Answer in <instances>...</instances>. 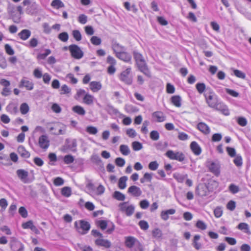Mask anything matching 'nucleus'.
Instances as JSON below:
<instances>
[{"label": "nucleus", "instance_id": "obj_5", "mask_svg": "<svg viewBox=\"0 0 251 251\" xmlns=\"http://www.w3.org/2000/svg\"><path fill=\"white\" fill-rule=\"evenodd\" d=\"M207 166L210 172L213 173L216 176H218L220 174L221 164L219 161L207 162Z\"/></svg>", "mask_w": 251, "mask_h": 251}, {"label": "nucleus", "instance_id": "obj_35", "mask_svg": "<svg viewBox=\"0 0 251 251\" xmlns=\"http://www.w3.org/2000/svg\"><path fill=\"white\" fill-rule=\"evenodd\" d=\"M127 179L128 178L126 176H124L120 177L118 182V186L120 189H124L126 187V182Z\"/></svg>", "mask_w": 251, "mask_h": 251}, {"label": "nucleus", "instance_id": "obj_18", "mask_svg": "<svg viewBox=\"0 0 251 251\" xmlns=\"http://www.w3.org/2000/svg\"><path fill=\"white\" fill-rule=\"evenodd\" d=\"M190 148L196 155H199L201 152V149L199 144L195 141L192 142L190 144Z\"/></svg>", "mask_w": 251, "mask_h": 251}, {"label": "nucleus", "instance_id": "obj_46", "mask_svg": "<svg viewBox=\"0 0 251 251\" xmlns=\"http://www.w3.org/2000/svg\"><path fill=\"white\" fill-rule=\"evenodd\" d=\"M51 5L52 6L59 8L64 6V3L60 0H53Z\"/></svg>", "mask_w": 251, "mask_h": 251}, {"label": "nucleus", "instance_id": "obj_19", "mask_svg": "<svg viewBox=\"0 0 251 251\" xmlns=\"http://www.w3.org/2000/svg\"><path fill=\"white\" fill-rule=\"evenodd\" d=\"M95 244L98 246H102L105 248H109L111 246V243L109 240L101 238L96 239Z\"/></svg>", "mask_w": 251, "mask_h": 251}, {"label": "nucleus", "instance_id": "obj_51", "mask_svg": "<svg viewBox=\"0 0 251 251\" xmlns=\"http://www.w3.org/2000/svg\"><path fill=\"white\" fill-rule=\"evenodd\" d=\"M150 138L154 141H156L159 138V134L156 130H153L150 133Z\"/></svg>", "mask_w": 251, "mask_h": 251}, {"label": "nucleus", "instance_id": "obj_4", "mask_svg": "<svg viewBox=\"0 0 251 251\" xmlns=\"http://www.w3.org/2000/svg\"><path fill=\"white\" fill-rule=\"evenodd\" d=\"M120 210L125 213L127 216H131L134 212L135 207L133 205H129L128 202H121L119 204Z\"/></svg>", "mask_w": 251, "mask_h": 251}, {"label": "nucleus", "instance_id": "obj_11", "mask_svg": "<svg viewBox=\"0 0 251 251\" xmlns=\"http://www.w3.org/2000/svg\"><path fill=\"white\" fill-rule=\"evenodd\" d=\"M34 84L32 81L30 80L28 78L23 77L21 80L19 87H25L28 90H32L33 89Z\"/></svg>", "mask_w": 251, "mask_h": 251}, {"label": "nucleus", "instance_id": "obj_60", "mask_svg": "<svg viewBox=\"0 0 251 251\" xmlns=\"http://www.w3.org/2000/svg\"><path fill=\"white\" fill-rule=\"evenodd\" d=\"M126 133L128 136V137L130 138H134L137 135L135 130L133 128H129L127 129L126 131Z\"/></svg>", "mask_w": 251, "mask_h": 251}, {"label": "nucleus", "instance_id": "obj_42", "mask_svg": "<svg viewBox=\"0 0 251 251\" xmlns=\"http://www.w3.org/2000/svg\"><path fill=\"white\" fill-rule=\"evenodd\" d=\"M131 251H145L143 245L138 241L134 247L131 250Z\"/></svg>", "mask_w": 251, "mask_h": 251}, {"label": "nucleus", "instance_id": "obj_40", "mask_svg": "<svg viewBox=\"0 0 251 251\" xmlns=\"http://www.w3.org/2000/svg\"><path fill=\"white\" fill-rule=\"evenodd\" d=\"M72 193L71 189L69 187H64L62 189L61 194L66 197H69Z\"/></svg>", "mask_w": 251, "mask_h": 251}, {"label": "nucleus", "instance_id": "obj_7", "mask_svg": "<svg viewBox=\"0 0 251 251\" xmlns=\"http://www.w3.org/2000/svg\"><path fill=\"white\" fill-rule=\"evenodd\" d=\"M49 130L53 135H63L66 132L65 126L60 123H56L50 127Z\"/></svg>", "mask_w": 251, "mask_h": 251}, {"label": "nucleus", "instance_id": "obj_54", "mask_svg": "<svg viewBox=\"0 0 251 251\" xmlns=\"http://www.w3.org/2000/svg\"><path fill=\"white\" fill-rule=\"evenodd\" d=\"M64 183V181L60 177H56L53 181V184L55 186H59L62 185Z\"/></svg>", "mask_w": 251, "mask_h": 251}, {"label": "nucleus", "instance_id": "obj_17", "mask_svg": "<svg viewBox=\"0 0 251 251\" xmlns=\"http://www.w3.org/2000/svg\"><path fill=\"white\" fill-rule=\"evenodd\" d=\"M197 128L204 134H208L210 132L209 127L203 122L199 123L197 125Z\"/></svg>", "mask_w": 251, "mask_h": 251}, {"label": "nucleus", "instance_id": "obj_41", "mask_svg": "<svg viewBox=\"0 0 251 251\" xmlns=\"http://www.w3.org/2000/svg\"><path fill=\"white\" fill-rule=\"evenodd\" d=\"M132 147L134 151H138L143 148V146L139 142L134 141L132 143Z\"/></svg>", "mask_w": 251, "mask_h": 251}, {"label": "nucleus", "instance_id": "obj_22", "mask_svg": "<svg viewBox=\"0 0 251 251\" xmlns=\"http://www.w3.org/2000/svg\"><path fill=\"white\" fill-rule=\"evenodd\" d=\"M176 210L175 209H170L167 210L162 211L161 212L160 216L162 220L167 221L169 219V215H173L175 213Z\"/></svg>", "mask_w": 251, "mask_h": 251}, {"label": "nucleus", "instance_id": "obj_55", "mask_svg": "<svg viewBox=\"0 0 251 251\" xmlns=\"http://www.w3.org/2000/svg\"><path fill=\"white\" fill-rule=\"evenodd\" d=\"M71 92V89L69 88L68 86L66 84L63 85L61 88L60 94H67L70 93Z\"/></svg>", "mask_w": 251, "mask_h": 251}, {"label": "nucleus", "instance_id": "obj_15", "mask_svg": "<svg viewBox=\"0 0 251 251\" xmlns=\"http://www.w3.org/2000/svg\"><path fill=\"white\" fill-rule=\"evenodd\" d=\"M124 50L121 52H118L116 56L121 60L126 62H129L131 61V56L130 54Z\"/></svg>", "mask_w": 251, "mask_h": 251}, {"label": "nucleus", "instance_id": "obj_44", "mask_svg": "<svg viewBox=\"0 0 251 251\" xmlns=\"http://www.w3.org/2000/svg\"><path fill=\"white\" fill-rule=\"evenodd\" d=\"M90 41L91 43L95 46L100 45L101 43V39L95 36H92L90 39Z\"/></svg>", "mask_w": 251, "mask_h": 251}, {"label": "nucleus", "instance_id": "obj_1", "mask_svg": "<svg viewBox=\"0 0 251 251\" xmlns=\"http://www.w3.org/2000/svg\"><path fill=\"white\" fill-rule=\"evenodd\" d=\"M206 103L208 105L213 108L216 106V104L219 102L217 96L215 93L211 89L207 88L206 93L204 94Z\"/></svg>", "mask_w": 251, "mask_h": 251}, {"label": "nucleus", "instance_id": "obj_47", "mask_svg": "<svg viewBox=\"0 0 251 251\" xmlns=\"http://www.w3.org/2000/svg\"><path fill=\"white\" fill-rule=\"evenodd\" d=\"M133 56L136 63L144 59L142 54L136 51L133 52Z\"/></svg>", "mask_w": 251, "mask_h": 251}, {"label": "nucleus", "instance_id": "obj_32", "mask_svg": "<svg viewBox=\"0 0 251 251\" xmlns=\"http://www.w3.org/2000/svg\"><path fill=\"white\" fill-rule=\"evenodd\" d=\"M201 236L199 235H195L194 237L193 246L196 250H200L201 248V244L198 241L200 239Z\"/></svg>", "mask_w": 251, "mask_h": 251}, {"label": "nucleus", "instance_id": "obj_33", "mask_svg": "<svg viewBox=\"0 0 251 251\" xmlns=\"http://www.w3.org/2000/svg\"><path fill=\"white\" fill-rule=\"evenodd\" d=\"M125 109L128 113H133L138 111V108L132 104H126Z\"/></svg>", "mask_w": 251, "mask_h": 251}, {"label": "nucleus", "instance_id": "obj_38", "mask_svg": "<svg viewBox=\"0 0 251 251\" xmlns=\"http://www.w3.org/2000/svg\"><path fill=\"white\" fill-rule=\"evenodd\" d=\"M113 196L115 199L121 201H124L126 198L125 195L119 191H115Z\"/></svg>", "mask_w": 251, "mask_h": 251}, {"label": "nucleus", "instance_id": "obj_59", "mask_svg": "<svg viewBox=\"0 0 251 251\" xmlns=\"http://www.w3.org/2000/svg\"><path fill=\"white\" fill-rule=\"evenodd\" d=\"M4 49L6 52L10 55H13L14 54V50L12 48V47L9 44H6L4 46Z\"/></svg>", "mask_w": 251, "mask_h": 251}, {"label": "nucleus", "instance_id": "obj_43", "mask_svg": "<svg viewBox=\"0 0 251 251\" xmlns=\"http://www.w3.org/2000/svg\"><path fill=\"white\" fill-rule=\"evenodd\" d=\"M196 87L200 94L203 93L206 89L205 85L203 83H198Z\"/></svg>", "mask_w": 251, "mask_h": 251}, {"label": "nucleus", "instance_id": "obj_56", "mask_svg": "<svg viewBox=\"0 0 251 251\" xmlns=\"http://www.w3.org/2000/svg\"><path fill=\"white\" fill-rule=\"evenodd\" d=\"M159 166V164L156 161L151 162L149 164V168L152 171H155L157 170Z\"/></svg>", "mask_w": 251, "mask_h": 251}, {"label": "nucleus", "instance_id": "obj_29", "mask_svg": "<svg viewBox=\"0 0 251 251\" xmlns=\"http://www.w3.org/2000/svg\"><path fill=\"white\" fill-rule=\"evenodd\" d=\"M18 152L23 157L27 158L30 156V153L26 151L23 146H20L18 147Z\"/></svg>", "mask_w": 251, "mask_h": 251}, {"label": "nucleus", "instance_id": "obj_6", "mask_svg": "<svg viewBox=\"0 0 251 251\" xmlns=\"http://www.w3.org/2000/svg\"><path fill=\"white\" fill-rule=\"evenodd\" d=\"M69 50L72 57L79 59L83 56V52L80 48L76 45L72 44L69 47Z\"/></svg>", "mask_w": 251, "mask_h": 251}, {"label": "nucleus", "instance_id": "obj_57", "mask_svg": "<svg viewBox=\"0 0 251 251\" xmlns=\"http://www.w3.org/2000/svg\"><path fill=\"white\" fill-rule=\"evenodd\" d=\"M19 213L23 218H26L27 217V211L25 207H20L19 209Z\"/></svg>", "mask_w": 251, "mask_h": 251}, {"label": "nucleus", "instance_id": "obj_64", "mask_svg": "<svg viewBox=\"0 0 251 251\" xmlns=\"http://www.w3.org/2000/svg\"><path fill=\"white\" fill-rule=\"evenodd\" d=\"M77 246L82 251H93L92 248L89 246H83L80 244H77Z\"/></svg>", "mask_w": 251, "mask_h": 251}, {"label": "nucleus", "instance_id": "obj_62", "mask_svg": "<svg viewBox=\"0 0 251 251\" xmlns=\"http://www.w3.org/2000/svg\"><path fill=\"white\" fill-rule=\"evenodd\" d=\"M196 226L201 230H204L207 227L206 225L203 221L201 220H199L197 222Z\"/></svg>", "mask_w": 251, "mask_h": 251}, {"label": "nucleus", "instance_id": "obj_3", "mask_svg": "<svg viewBox=\"0 0 251 251\" xmlns=\"http://www.w3.org/2000/svg\"><path fill=\"white\" fill-rule=\"evenodd\" d=\"M131 70L130 67L126 68L120 74L119 76L120 80L127 85H130L132 83L133 78L131 74Z\"/></svg>", "mask_w": 251, "mask_h": 251}, {"label": "nucleus", "instance_id": "obj_25", "mask_svg": "<svg viewBox=\"0 0 251 251\" xmlns=\"http://www.w3.org/2000/svg\"><path fill=\"white\" fill-rule=\"evenodd\" d=\"M19 37L23 40H27L31 35V31L28 29H23L18 33Z\"/></svg>", "mask_w": 251, "mask_h": 251}, {"label": "nucleus", "instance_id": "obj_30", "mask_svg": "<svg viewBox=\"0 0 251 251\" xmlns=\"http://www.w3.org/2000/svg\"><path fill=\"white\" fill-rule=\"evenodd\" d=\"M72 110L74 112L77 113V114L80 116H84L86 113L84 109L82 106L79 105L74 106L72 108Z\"/></svg>", "mask_w": 251, "mask_h": 251}, {"label": "nucleus", "instance_id": "obj_31", "mask_svg": "<svg viewBox=\"0 0 251 251\" xmlns=\"http://www.w3.org/2000/svg\"><path fill=\"white\" fill-rule=\"evenodd\" d=\"M187 175H182L179 173H175L173 174L174 178L178 182L182 183L186 178H187Z\"/></svg>", "mask_w": 251, "mask_h": 251}, {"label": "nucleus", "instance_id": "obj_26", "mask_svg": "<svg viewBox=\"0 0 251 251\" xmlns=\"http://www.w3.org/2000/svg\"><path fill=\"white\" fill-rule=\"evenodd\" d=\"M237 228L243 231L244 233H247L249 235L251 234V232L250 230V227L249 225L245 223H240L238 226Z\"/></svg>", "mask_w": 251, "mask_h": 251}, {"label": "nucleus", "instance_id": "obj_58", "mask_svg": "<svg viewBox=\"0 0 251 251\" xmlns=\"http://www.w3.org/2000/svg\"><path fill=\"white\" fill-rule=\"evenodd\" d=\"M73 36L74 38L77 41L81 40V35L78 30H75L73 31Z\"/></svg>", "mask_w": 251, "mask_h": 251}, {"label": "nucleus", "instance_id": "obj_23", "mask_svg": "<svg viewBox=\"0 0 251 251\" xmlns=\"http://www.w3.org/2000/svg\"><path fill=\"white\" fill-rule=\"evenodd\" d=\"M102 86L100 82L92 81L90 83V88L93 92H97L101 89Z\"/></svg>", "mask_w": 251, "mask_h": 251}, {"label": "nucleus", "instance_id": "obj_27", "mask_svg": "<svg viewBox=\"0 0 251 251\" xmlns=\"http://www.w3.org/2000/svg\"><path fill=\"white\" fill-rule=\"evenodd\" d=\"M94 99L93 96L87 93L84 96L83 101L87 105H92L94 103Z\"/></svg>", "mask_w": 251, "mask_h": 251}, {"label": "nucleus", "instance_id": "obj_37", "mask_svg": "<svg viewBox=\"0 0 251 251\" xmlns=\"http://www.w3.org/2000/svg\"><path fill=\"white\" fill-rule=\"evenodd\" d=\"M121 152L124 155H127L130 153V150L127 145H122L120 147Z\"/></svg>", "mask_w": 251, "mask_h": 251}, {"label": "nucleus", "instance_id": "obj_36", "mask_svg": "<svg viewBox=\"0 0 251 251\" xmlns=\"http://www.w3.org/2000/svg\"><path fill=\"white\" fill-rule=\"evenodd\" d=\"M20 110L22 114L25 115L28 112L29 107L26 103H23L20 107Z\"/></svg>", "mask_w": 251, "mask_h": 251}, {"label": "nucleus", "instance_id": "obj_34", "mask_svg": "<svg viewBox=\"0 0 251 251\" xmlns=\"http://www.w3.org/2000/svg\"><path fill=\"white\" fill-rule=\"evenodd\" d=\"M152 236L158 240L162 239V232L158 228H154L152 231Z\"/></svg>", "mask_w": 251, "mask_h": 251}, {"label": "nucleus", "instance_id": "obj_20", "mask_svg": "<svg viewBox=\"0 0 251 251\" xmlns=\"http://www.w3.org/2000/svg\"><path fill=\"white\" fill-rule=\"evenodd\" d=\"M128 193L135 197L140 196L142 194L140 189L136 186H131L128 189Z\"/></svg>", "mask_w": 251, "mask_h": 251}, {"label": "nucleus", "instance_id": "obj_14", "mask_svg": "<svg viewBox=\"0 0 251 251\" xmlns=\"http://www.w3.org/2000/svg\"><path fill=\"white\" fill-rule=\"evenodd\" d=\"M138 241L137 239L133 237H126L125 240V245L127 248L130 249L131 250Z\"/></svg>", "mask_w": 251, "mask_h": 251}, {"label": "nucleus", "instance_id": "obj_53", "mask_svg": "<svg viewBox=\"0 0 251 251\" xmlns=\"http://www.w3.org/2000/svg\"><path fill=\"white\" fill-rule=\"evenodd\" d=\"M74 160V157L71 155H66L64 157V161L66 164L73 163Z\"/></svg>", "mask_w": 251, "mask_h": 251}, {"label": "nucleus", "instance_id": "obj_24", "mask_svg": "<svg viewBox=\"0 0 251 251\" xmlns=\"http://www.w3.org/2000/svg\"><path fill=\"white\" fill-rule=\"evenodd\" d=\"M112 48L115 54V55L118 54V52H121L126 50L125 47L117 43H115L112 44Z\"/></svg>", "mask_w": 251, "mask_h": 251}, {"label": "nucleus", "instance_id": "obj_48", "mask_svg": "<svg viewBox=\"0 0 251 251\" xmlns=\"http://www.w3.org/2000/svg\"><path fill=\"white\" fill-rule=\"evenodd\" d=\"M97 226L102 230L105 229L107 226V223L105 220H100L97 222Z\"/></svg>", "mask_w": 251, "mask_h": 251}, {"label": "nucleus", "instance_id": "obj_13", "mask_svg": "<svg viewBox=\"0 0 251 251\" xmlns=\"http://www.w3.org/2000/svg\"><path fill=\"white\" fill-rule=\"evenodd\" d=\"M6 111L11 114H16L18 112V104L16 102H10L6 107Z\"/></svg>", "mask_w": 251, "mask_h": 251}, {"label": "nucleus", "instance_id": "obj_21", "mask_svg": "<svg viewBox=\"0 0 251 251\" xmlns=\"http://www.w3.org/2000/svg\"><path fill=\"white\" fill-rule=\"evenodd\" d=\"M19 178L24 183L26 182V179L28 176V172L23 169L18 170L16 172Z\"/></svg>", "mask_w": 251, "mask_h": 251}, {"label": "nucleus", "instance_id": "obj_49", "mask_svg": "<svg viewBox=\"0 0 251 251\" xmlns=\"http://www.w3.org/2000/svg\"><path fill=\"white\" fill-rule=\"evenodd\" d=\"M233 72L234 75L238 78L242 79H245L246 78L245 74L240 70H234Z\"/></svg>", "mask_w": 251, "mask_h": 251}, {"label": "nucleus", "instance_id": "obj_61", "mask_svg": "<svg viewBox=\"0 0 251 251\" xmlns=\"http://www.w3.org/2000/svg\"><path fill=\"white\" fill-rule=\"evenodd\" d=\"M229 190L233 194H236L239 191V187L234 184H231L229 185Z\"/></svg>", "mask_w": 251, "mask_h": 251}, {"label": "nucleus", "instance_id": "obj_63", "mask_svg": "<svg viewBox=\"0 0 251 251\" xmlns=\"http://www.w3.org/2000/svg\"><path fill=\"white\" fill-rule=\"evenodd\" d=\"M115 163L118 166L122 167L125 165V160L122 158L118 157L115 159Z\"/></svg>", "mask_w": 251, "mask_h": 251}, {"label": "nucleus", "instance_id": "obj_2", "mask_svg": "<svg viewBox=\"0 0 251 251\" xmlns=\"http://www.w3.org/2000/svg\"><path fill=\"white\" fill-rule=\"evenodd\" d=\"M75 226L76 228L77 231L81 234H86L90 228V224L84 220H80L76 221L75 223Z\"/></svg>", "mask_w": 251, "mask_h": 251}, {"label": "nucleus", "instance_id": "obj_16", "mask_svg": "<svg viewBox=\"0 0 251 251\" xmlns=\"http://www.w3.org/2000/svg\"><path fill=\"white\" fill-rule=\"evenodd\" d=\"M152 118L157 122H162L166 120V117L161 111H155L152 114Z\"/></svg>", "mask_w": 251, "mask_h": 251}, {"label": "nucleus", "instance_id": "obj_50", "mask_svg": "<svg viewBox=\"0 0 251 251\" xmlns=\"http://www.w3.org/2000/svg\"><path fill=\"white\" fill-rule=\"evenodd\" d=\"M214 214L216 217L220 218L223 214V210L221 207H217L214 210Z\"/></svg>", "mask_w": 251, "mask_h": 251}, {"label": "nucleus", "instance_id": "obj_9", "mask_svg": "<svg viewBox=\"0 0 251 251\" xmlns=\"http://www.w3.org/2000/svg\"><path fill=\"white\" fill-rule=\"evenodd\" d=\"M10 245L13 251H24L25 247L24 244L16 238H11Z\"/></svg>", "mask_w": 251, "mask_h": 251}, {"label": "nucleus", "instance_id": "obj_28", "mask_svg": "<svg viewBox=\"0 0 251 251\" xmlns=\"http://www.w3.org/2000/svg\"><path fill=\"white\" fill-rule=\"evenodd\" d=\"M171 100L172 103L176 107H180L181 106V98L179 96H173Z\"/></svg>", "mask_w": 251, "mask_h": 251}, {"label": "nucleus", "instance_id": "obj_10", "mask_svg": "<svg viewBox=\"0 0 251 251\" xmlns=\"http://www.w3.org/2000/svg\"><path fill=\"white\" fill-rule=\"evenodd\" d=\"M39 147L44 150H47L50 146V140L47 135H42L39 137L38 140Z\"/></svg>", "mask_w": 251, "mask_h": 251}, {"label": "nucleus", "instance_id": "obj_12", "mask_svg": "<svg viewBox=\"0 0 251 251\" xmlns=\"http://www.w3.org/2000/svg\"><path fill=\"white\" fill-rule=\"evenodd\" d=\"M139 70L147 76H150V72L147 67L145 59L136 63Z\"/></svg>", "mask_w": 251, "mask_h": 251}, {"label": "nucleus", "instance_id": "obj_8", "mask_svg": "<svg viewBox=\"0 0 251 251\" xmlns=\"http://www.w3.org/2000/svg\"><path fill=\"white\" fill-rule=\"evenodd\" d=\"M166 155L170 159L176 160L180 162L185 159V155L182 152H174L172 150H169L166 152Z\"/></svg>", "mask_w": 251, "mask_h": 251}, {"label": "nucleus", "instance_id": "obj_39", "mask_svg": "<svg viewBox=\"0 0 251 251\" xmlns=\"http://www.w3.org/2000/svg\"><path fill=\"white\" fill-rule=\"evenodd\" d=\"M233 160L234 163L237 167H241L243 164L242 158L241 156L239 154H237Z\"/></svg>", "mask_w": 251, "mask_h": 251}, {"label": "nucleus", "instance_id": "obj_45", "mask_svg": "<svg viewBox=\"0 0 251 251\" xmlns=\"http://www.w3.org/2000/svg\"><path fill=\"white\" fill-rule=\"evenodd\" d=\"M58 38L61 41L66 42L68 40L69 35L67 32H63L58 35Z\"/></svg>", "mask_w": 251, "mask_h": 251}, {"label": "nucleus", "instance_id": "obj_52", "mask_svg": "<svg viewBox=\"0 0 251 251\" xmlns=\"http://www.w3.org/2000/svg\"><path fill=\"white\" fill-rule=\"evenodd\" d=\"M86 131L89 134L95 135L98 132V129L96 127L93 126H88L87 127Z\"/></svg>", "mask_w": 251, "mask_h": 251}]
</instances>
